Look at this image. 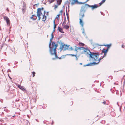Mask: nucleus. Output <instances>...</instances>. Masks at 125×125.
Returning <instances> with one entry per match:
<instances>
[{
	"mask_svg": "<svg viewBox=\"0 0 125 125\" xmlns=\"http://www.w3.org/2000/svg\"><path fill=\"white\" fill-rule=\"evenodd\" d=\"M45 11H44V14L43 16V17L42 18V21H44L46 20V17L45 15Z\"/></svg>",
	"mask_w": 125,
	"mask_h": 125,
	"instance_id": "obj_10",
	"label": "nucleus"
},
{
	"mask_svg": "<svg viewBox=\"0 0 125 125\" xmlns=\"http://www.w3.org/2000/svg\"><path fill=\"white\" fill-rule=\"evenodd\" d=\"M70 3L69 1H66L65 2V4H67L68 5V9L69 8V5L70 4Z\"/></svg>",
	"mask_w": 125,
	"mask_h": 125,
	"instance_id": "obj_23",
	"label": "nucleus"
},
{
	"mask_svg": "<svg viewBox=\"0 0 125 125\" xmlns=\"http://www.w3.org/2000/svg\"><path fill=\"white\" fill-rule=\"evenodd\" d=\"M87 66H92L91 63H89L87 64L84 65H83V66L84 67Z\"/></svg>",
	"mask_w": 125,
	"mask_h": 125,
	"instance_id": "obj_21",
	"label": "nucleus"
},
{
	"mask_svg": "<svg viewBox=\"0 0 125 125\" xmlns=\"http://www.w3.org/2000/svg\"><path fill=\"white\" fill-rule=\"evenodd\" d=\"M105 0H102L101 2L99 3L100 6H101L103 3L105 2Z\"/></svg>",
	"mask_w": 125,
	"mask_h": 125,
	"instance_id": "obj_19",
	"label": "nucleus"
},
{
	"mask_svg": "<svg viewBox=\"0 0 125 125\" xmlns=\"http://www.w3.org/2000/svg\"><path fill=\"white\" fill-rule=\"evenodd\" d=\"M62 10H61L60 11V13H62Z\"/></svg>",
	"mask_w": 125,
	"mask_h": 125,
	"instance_id": "obj_52",
	"label": "nucleus"
},
{
	"mask_svg": "<svg viewBox=\"0 0 125 125\" xmlns=\"http://www.w3.org/2000/svg\"><path fill=\"white\" fill-rule=\"evenodd\" d=\"M31 19H32L33 20H36L37 19V17L36 16V17L35 18H33V17L32 16H31Z\"/></svg>",
	"mask_w": 125,
	"mask_h": 125,
	"instance_id": "obj_25",
	"label": "nucleus"
},
{
	"mask_svg": "<svg viewBox=\"0 0 125 125\" xmlns=\"http://www.w3.org/2000/svg\"><path fill=\"white\" fill-rule=\"evenodd\" d=\"M40 9H41V10H43L44 9V8L43 7H42L41 8H40Z\"/></svg>",
	"mask_w": 125,
	"mask_h": 125,
	"instance_id": "obj_54",
	"label": "nucleus"
},
{
	"mask_svg": "<svg viewBox=\"0 0 125 125\" xmlns=\"http://www.w3.org/2000/svg\"><path fill=\"white\" fill-rule=\"evenodd\" d=\"M73 49L72 47H71L69 49V51H73Z\"/></svg>",
	"mask_w": 125,
	"mask_h": 125,
	"instance_id": "obj_32",
	"label": "nucleus"
},
{
	"mask_svg": "<svg viewBox=\"0 0 125 125\" xmlns=\"http://www.w3.org/2000/svg\"><path fill=\"white\" fill-rule=\"evenodd\" d=\"M55 0H48V1L50 3H51Z\"/></svg>",
	"mask_w": 125,
	"mask_h": 125,
	"instance_id": "obj_30",
	"label": "nucleus"
},
{
	"mask_svg": "<svg viewBox=\"0 0 125 125\" xmlns=\"http://www.w3.org/2000/svg\"><path fill=\"white\" fill-rule=\"evenodd\" d=\"M85 3L84 2H79L78 1V2H77V4H83L84 3Z\"/></svg>",
	"mask_w": 125,
	"mask_h": 125,
	"instance_id": "obj_31",
	"label": "nucleus"
},
{
	"mask_svg": "<svg viewBox=\"0 0 125 125\" xmlns=\"http://www.w3.org/2000/svg\"><path fill=\"white\" fill-rule=\"evenodd\" d=\"M106 53H104V55H103L102 57V58H103L104 56H105L106 55Z\"/></svg>",
	"mask_w": 125,
	"mask_h": 125,
	"instance_id": "obj_45",
	"label": "nucleus"
},
{
	"mask_svg": "<svg viewBox=\"0 0 125 125\" xmlns=\"http://www.w3.org/2000/svg\"><path fill=\"white\" fill-rule=\"evenodd\" d=\"M4 19L6 21L7 23V25L9 26L10 25V21L9 19L7 17L4 16Z\"/></svg>",
	"mask_w": 125,
	"mask_h": 125,
	"instance_id": "obj_5",
	"label": "nucleus"
},
{
	"mask_svg": "<svg viewBox=\"0 0 125 125\" xmlns=\"http://www.w3.org/2000/svg\"><path fill=\"white\" fill-rule=\"evenodd\" d=\"M52 123L51 124L52 125L53 124V121H52Z\"/></svg>",
	"mask_w": 125,
	"mask_h": 125,
	"instance_id": "obj_62",
	"label": "nucleus"
},
{
	"mask_svg": "<svg viewBox=\"0 0 125 125\" xmlns=\"http://www.w3.org/2000/svg\"><path fill=\"white\" fill-rule=\"evenodd\" d=\"M55 29H53V31L52 32V34H53V33L55 32Z\"/></svg>",
	"mask_w": 125,
	"mask_h": 125,
	"instance_id": "obj_48",
	"label": "nucleus"
},
{
	"mask_svg": "<svg viewBox=\"0 0 125 125\" xmlns=\"http://www.w3.org/2000/svg\"><path fill=\"white\" fill-rule=\"evenodd\" d=\"M76 60H77H77H78V58H77V57H76Z\"/></svg>",
	"mask_w": 125,
	"mask_h": 125,
	"instance_id": "obj_56",
	"label": "nucleus"
},
{
	"mask_svg": "<svg viewBox=\"0 0 125 125\" xmlns=\"http://www.w3.org/2000/svg\"><path fill=\"white\" fill-rule=\"evenodd\" d=\"M90 52L88 54L89 55V57L90 58L89 60L91 61L92 59V60L95 62H96L98 60V56L99 55V52H92L90 50H88Z\"/></svg>",
	"mask_w": 125,
	"mask_h": 125,
	"instance_id": "obj_1",
	"label": "nucleus"
},
{
	"mask_svg": "<svg viewBox=\"0 0 125 125\" xmlns=\"http://www.w3.org/2000/svg\"><path fill=\"white\" fill-rule=\"evenodd\" d=\"M66 16H67V17H69V16H68V14H66Z\"/></svg>",
	"mask_w": 125,
	"mask_h": 125,
	"instance_id": "obj_58",
	"label": "nucleus"
},
{
	"mask_svg": "<svg viewBox=\"0 0 125 125\" xmlns=\"http://www.w3.org/2000/svg\"><path fill=\"white\" fill-rule=\"evenodd\" d=\"M64 47V45H63L62 44V46H61L59 48L61 49V50H63V49Z\"/></svg>",
	"mask_w": 125,
	"mask_h": 125,
	"instance_id": "obj_26",
	"label": "nucleus"
},
{
	"mask_svg": "<svg viewBox=\"0 0 125 125\" xmlns=\"http://www.w3.org/2000/svg\"><path fill=\"white\" fill-rule=\"evenodd\" d=\"M67 19L68 20V22H69V17H67Z\"/></svg>",
	"mask_w": 125,
	"mask_h": 125,
	"instance_id": "obj_51",
	"label": "nucleus"
},
{
	"mask_svg": "<svg viewBox=\"0 0 125 125\" xmlns=\"http://www.w3.org/2000/svg\"><path fill=\"white\" fill-rule=\"evenodd\" d=\"M89 0H87L86 1L84 2V3L86 2L87 1H88Z\"/></svg>",
	"mask_w": 125,
	"mask_h": 125,
	"instance_id": "obj_64",
	"label": "nucleus"
},
{
	"mask_svg": "<svg viewBox=\"0 0 125 125\" xmlns=\"http://www.w3.org/2000/svg\"><path fill=\"white\" fill-rule=\"evenodd\" d=\"M76 48H77L78 50L79 49L80 50H81V47H76Z\"/></svg>",
	"mask_w": 125,
	"mask_h": 125,
	"instance_id": "obj_44",
	"label": "nucleus"
},
{
	"mask_svg": "<svg viewBox=\"0 0 125 125\" xmlns=\"http://www.w3.org/2000/svg\"><path fill=\"white\" fill-rule=\"evenodd\" d=\"M50 54L51 55H55V57L57 58H59V59H60L61 58H62H62L61 57H60V58H59L58 56H57V55H56V53H54V51H52V52H50Z\"/></svg>",
	"mask_w": 125,
	"mask_h": 125,
	"instance_id": "obj_7",
	"label": "nucleus"
},
{
	"mask_svg": "<svg viewBox=\"0 0 125 125\" xmlns=\"http://www.w3.org/2000/svg\"><path fill=\"white\" fill-rule=\"evenodd\" d=\"M8 76H9V78L10 79H11V78L9 76V74H8Z\"/></svg>",
	"mask_w": 125,
	"mask_h": 125,
	"instance_id": "obj_60",
	"label": "nucleus"
},
{
	"mask_svg": "<svg viewBox=\"0 0 125 125\" xmlns=\"http://www.w3.org/2000/svg\"><path fill=\"white\" fill-rule=\"evenodd\" d=\"M85 5L89 7H91L92 10H94V9L98 7L96 4H94V5H89L86 3L85 4Z\"/></svg>",
	"mask_w": 125,
	"mask_h": 125,
	"instance_id": "obj_4",
	"label": "nucleus"
},
{
	"mask_svg": "<svg viewBox=\"0 0 125 125\" xmlns=\"http://www.w3.org/2000/svg\"><path fill=\"white\" fill-rule=\"evenodd\" d=\"M42 12L41 11L37 15H38L39 16H41V15H42Z\"/></svg>",
	"mask_w": 125,
	"mask_h": 125,
	"instance_id": "obj_36",
	"label": "nucleus"
},
{
	"mask_svg": "<svg viewBox=\"0 0 125 125\" xmlns=\"http://www.w3.org/2000/svg\"><path fill=\"white\" fill-rule=\"evenodd\" d=\"M56 24H54V27H53V29H55V28H56Z\"/></svg>",
	"mask_w": 125,
	"mask_h": 125,
	"instance_id": "obj_39",
	"label": "nucleus"
},
{
	"mask_svg": "<svg viewBox=\"0 0 125 125\" xmlns=\"http://www.w3.org/2000/svg\"><path fill=\"white\" fill-rule=\"evenodd\" d=\"M57 7H58V6H57V5H55V6L54 7V9H56V8H57Z\"/></svg>",
	"mask_w": 125,
	"mask_h": 125,
	"instance_id": "obj_40",
	"label": "nucleus"
},
{
	"mask_svg": "<svg viewBox=\"0 0 125 125\" xmlns=\"http://www.w3.org/2000/svg\"><path fill=\"white\" fill-rule=\"evenodd\" d=\"M70 46V45H67V48H67V49H66V50H69V46Z\"/></svg>",
	"mask_w": 125,
	"mask_h": 125,
	"instance_id": "obj_34",
	"label": "nucleus"
},
{
	"mask_svg": "<svg viewBox=\"0 0 125 125\" xmlns=\"http://www.w3.org/2000/svg\"><path fill=\"white\" fill-rule=\"evenodd\" d=\"M31 16H32L33 17L34 16H35L36 17V16L35 15H32Z\"/></svg>",
	"mask_w": 125,
	"mask_h": 125,
	"instance_id": "obj_50",
	"label": "nucleus"
},
{
	"mask_svg": "<svg viewBox=\"0 0 125 125\" xmlns=\"http://www.w3.org/2000/svg\"><path fill=\"white\" fill-rule=\"evenodd\" d=\"M69 28V26L67 25H64L63 26V28L67 30Z\"/></svg>",
	"mask_w": 125,
	"mask_h": 125,
	"instance_id": "obj_16",
	"label": "nucleus"
},
{
	"mask_svg": "<svg viewBox=\"0 0 125 125\" xmlns=\"http://www.w3.org/2000/svg\"><path fill=\"white\" fill-rule=\"evenodd\" d=\"M102 52L103 53H106V51L104 49H103L102 51Z\"/></svg>",
	"mask_w": 125,
	"mask_h": 125,
	"instance_id": "obj_20",
	"label": "nucleus"
},
{
	"mask_svg": "<svg viewBox=\"0 0 125 125\" xmlns=\"http://www.w3.org/2000/svg\"><path fill=\"white\" fill-rule=\"evenodd\" d=\"M102 59V58H100L99 59L98 58V63L100 62V60H101Z\"/></svg>",
	"mask_w": 125,
	"mask_h": 125,
	"instance_id": "obj_43",
	"label": "nucleus"
},
{
	"mask_svg": "<svg viewBox=\"0 0 125 125\" xmlns=\"http://www.w3.org/2000/svg\"><path fill=\"white\" fill-rule=\"evenodd\" d=\"M55 19L54 20V21H53V24H55Z\"/></svg>",
	"mask_w": 125,
	"mask_h": 125,
	"instance_id": "obj_53",
	"label": "nucleus"
},
{
	"mask_svg": "<svg viewBox=\"0 0 125 125\" xmlns=\"http://www.w3.org/2000/svg\"><path fill=\"white\" fill-rule=\"evenodd\" d=\"M71 0H69V1H71ZM78 0H72V1L71 3V4L72 5H73L75 3H77Z\"/></svg>",
	"mask_w": 125,
	"mask_h": 125,
	"instance_id": "obj_13",
	"label": "nucleus"
},
{
	"mask_svg": "<svg viewBox=\"0 0 125 125\" xmlns=\"http://www.w3.org/2000/svg\"><path fill=\"white\" fill-rule=\"evenodd\" d=\"M52 45L53 47V51H54V53H56V49L58 46V45L57 43L55 44L54 42H52Z\"/></svg>",
	"mask_w": 125,
	"mask_h": 125,
	"instance_id": "obj_3",
	"label": "nucleus"
},
{
	"mask_svg": "<svg viewBox=\"0 0 125 125\" xmlns=\"http://www.w3.org/2000/svg\"><path fill=\"white\" fill-rule=\"evenodd\" d=\"M79 45L80 46H84V44L82 42H81L80 43H79Z\"/></svg>",
	"mask_w": 125,
	"mask_h": 125,
	"instance_id": "obj_27",
	"label": "nucleus"
},
{
	"mask_svg": "<svg viewBox=\"0 0 125 125\" xmlns=\"http://www.w3.org/2000/svg\"><path fill=\"white\" fill-rule=\"evenodd\" d=\"M37 15L41 11V9L40 8H38L37 10Z\"/></svg>",
	"mask_w": 125,
	"mask_h": 125,
	"instance_id": "obj_15",
	"label": "nucleus"
},
{
	"mask_svg": "<svg viewBox=\"0 0 125 125\" xmlns=\"http://www.w3.org/2000/svg\"><path fill=\"white\" fill-rule=\"evenodd\" d=\"M84 50V52H87V53H88V52L86 51L87 50L88 51V50H89V49H88L87 48H85L84 47H81V50Z\"/></svg>",
	"mask_w": 125,
	"mask_h": 125,
	"instance_id": "obj_12",
	"label": "nucleus"
},
{
	"mask_svg": "<svg viewBox=\"0 0 125 125\" xmlns=\"http://www.w3.org/2000/svg\"><path fill=\"white\" fill-rule=\"evenodd\" d=\"M98 63V62L97 63L95 62H92V63H91L92 66H93L94 65H96Z\"/></svg>",
	"mask_w": 125,
	"mask_h": 125,
	"instance_id": "obj_22",
	"label": "nucleus"
},
{
	"mask_svg": "<svg viewBox=\"0 0 125 125\" xmlns=\"http://www.w3.org/2000/svg\"><path fill=\"white\" fill-rule=\"evenodd\" d=\"M95 45H97L98 46H99V45L98 44H95Z\"/></svg>",
	"mask_w": 125,
	"mask_h": 125,
	"instance_id": "obj_63",
	"label": "nucleus"
},
{
	"mask_svg": "<svg viewBox=\"0 0 125 125\" xmlns=\"http://www.w3.org/2000/svg\"><path fill=\"white\" fill-rule=\"evenodd\" d=\"M104 45L105 46H107V48H109L110 47V46L111 45V44H107L106 45Z\"/></svg>",
	"mask_w": 125,
	"mask_h": 125,
	"instance_id": "obj_28",
	"label": "nucleus"
},
{
	"mask_svg": "<svg viewBox=\"0 0 125 125\" xmlns=\"http://www.w3.org/2000/svg\"><path fill=\"white\" fill-rule=\"evenodd\" d=\"M75 47H76V48H75L74 49V51L76 52H77V50H78V49L77 48H76V46H75Z\"/></svg>",
	"mask_w": 125,
	"mask_h": 125,
	"instance_id": "obj_38",
	"label": "nucleus"
},
{
	"mask_svg": "<svg viewBox=\"0 0 125 125\" xmlns=\"http://www.w3.org/2000/svg\"><path fill=\"white\" fill-rule=\"evenodd\" d=\"M82 19L83 18H80L79 20H80V24L81 25V26L83 27V23L82 20Z\"/></svg>",
	"mask_w": 125,
	"mask_h": 125,
	"instance_id": "obj_11",
	"label": "nucleus"
},
{
	"mask_svg": "<svg viewBox=\"0 0 125 125\" xmlns=\"http://www.w3.org/2000/svg\"><path fill=\"white\" fill-rule=\"evenodd\" d=\"M102 103H103L104 104H106V102L105 101H104L103 102H102Z\"/></svg>",
	"mask_w": 125,
	"mask_h": 125,
	"instance_id": "obj_47",
	"label": "nucleus"
},
{
	"mask_svg": "<svg viewBox=\"0 0 125 125\" xmlns=\"http://www.w3.org/2000/svg\"><path fill=\"white\" fill-rule=\"evenodd\" d=\"M74 56L75 57H77L76 54H74Z\"/></svg>",
	"mask_w": 125,
	"mask_h": 125,
	"instance_id": "obj_61",
	"label": "nucleus"
},
{
	"mask_svg": "<svg viewBox=\"0 0 125 125\" xmlns=\"http://www.w3.org/2000/svg\"><path fill=\"white\" fill-rule=\"evenodd\" d=\"M66 14H67L68 13L67 10V7H66Z\"/></svg>",
	"mask_w": 125,
	"mask_h": 125,
	"instance_id": "obj_46",
	"label": "nucleus"
},
{
	"mask_svg": "<svg viewBox=\"0 0 125 125\" xmlns=\"http://www.w3.org/2000/svg\"><path fill=\"white\" fill-rule=\"evenodd\" d=\"M85 6V5H82V6L79 14V17L80 18H83L84 16V13L85 12V10L84 9Z\"/></svg>",
	"mask_w": 125,
	"mask_h": 125,
	"instance_id": "obj_2",
	"label": "nucleus"
},
{
	"mask_svg": "<svg viewBox=\"0 0 125 125\" xmlns=\"http://www.w3.org/2000/svg\"><path fill=\"white\" fill-rule=\"evenodd\" d=\"M51 38H53L54 36L53 35V34H52V33L51 34Z\"/></svg>",
	"mask_w": 125,
	"mask_h": 125,
	"instance_id": "obj_42",
	"label": "nucleus"
},
{
	"mask_svg": "<svg viewBox=\"0 0 125 125\" xmlns=\"http://www.w3.org/2000/svg\"><path fill=\"white\" fill-rule=\"evenodd\" d=\"M62 0H57V3H58V5H60L62 2Z\"/></svg>",
	"mask_w": 125,
	"mask_h": 125,
	"instance_id": "obj_17",
	"label": "nucleus"
},
{
	"mask_svg": "<svg viewBox=\"0 0 125 125\" xmlns=\"http://www.w3.org/2000/svg\"><path fill=\"white\" fill-rule=\"evenodd\" d=\"M61 37H59L58 38V39L59 40V39H60L61 38Z\"/></svg>",
	"mask_w": 125,
	"mask_h": 125,
	"instance_id": "obj_59",
	"label": "nucleus"
},
{
	"mask_svg": "<svg viewBox=\"0 0 125 125\" xmlns=\"http://www.w3.org/2000/svg\"><path fill=\"white\" fill-rule=\"evenodd\" d=\"M37 16L38 17V21H39L41 19V16H39L38 15H37Z\"/></svg>",
	"mask_w": 125,
	"mask_h": 125,
	"instance_id": "obj_33",
	"label": "nucleus"
},
{
	"mask_svg": "<svg viewBox=\"0 0 125 125\" xmlns=\"http://www.w3.org/2000/svg\"><path fill=\"white\" fill-rule=\"evenodd\" d=\"M83 31H82V33L83 34H84L85 35V33H84V28H83Z\"/></svg>",
	"mask_w": 125,
	"mask_h": 125,
	"instance_id": "obj_35",
	"label": "nucleus"
},
{
	"mask_svg": "<svg viewBox=\"0 0 125 125\" xmlns=\"http://www.w3.org/2000/svg\"><path fill=\"white\" fill-rule=\"evenodd\" d=\"M53 38H52L51 37V38L50 39V42H52V40Z\"/></svg>",
	"mask_w": 125,
	"mask_h": 125,
	"instance_id": "obj_41",
	"label": "nucleus"
},
{
	"mask_svg": "<svg viewBox=\"0 0 125 125\" xmlns=\"http://www.w3.org/2000/svg\"><path fill=\"white\" fill-rule=\"evenodd\" d=\"M25 10H26V9L25 8L23 7L22 8V10L23 13V14H24L25 12Z\"/></svg>",
	"mask_w": 125,
	"mask_h": 125,
	"instance_id": "obj_24",
	"label": "nucleus"
},
{
	"mask_svg": "<svg viewBox=\"0 0 125 125\" xmlns=\"http://www.w3.org/2000/svg\"><path fill=\"white\" fill-rule=\"evenodd\" d=\"M66 55H71L72 56H74V54H69V55H68V54L65 55H62V56L61 57H62V56H63V57L64 58L65 57V56Z\"/></svg>",
	"mask_w": 125,
	"mask_h": 125,
	"instance_id": "obj_29",
	"label": "nucleus"
},
{
	"mask_svg": "<svg viewBox=\"0 0 125 125\" xmlns=\"http://www.w3.org/2000/svg\"><path fill=\"white\" fill-rule=\"evenodd\" d=\"M58 30L60 32L63 33H64V31L62 30V28L60 27H59L58 28Z\"/></svg>",
	"mask_w": 125,
	"mask_h": 125,
	"instance_id": "obj_14",
	"label": "nucleus"
},
{
	"mask_svg": "<svg viewBox=\"0 0 125 125\" xmlns=\"http://www.w3.org/2000/svg\"><path fill=\"white\" fill-rule=\"evenodd\" d=\"M8 72H11V70L10 69H9L8 70V71H7Z\"/></svg>",
	"mask_w": 125,
	"mask_h": 125,
	"instance_id": "obj_49",
	"label": "nucleus"
},
{
	"mask_svg": "<svg viewBox=\"0 0 125 125\" xmlns=\"http://www.w3.org/2000/svg\"><path fill=\"white\" fill-rule=\"evenodd\" d=\"M60 42H59L60 43H61V45H62V44L63 45H64V47L63 48V50L64 51L65 50H66V49H67V48H66L67 47V44H63V43L62 42V41H60Z\"/></svg>",
	"mask_w": 125,
	"mask_h": 125,
	"instance_id": "obj_6",
	"label": "nucleus"
},
{
	"mask_svg": "<svg viewBox=\"0 0 125 125\" xmlns=\"http://www.w3.org/2000/svg\"><path fill=\"white\" fill-rule=\"evenodd\" d=\"M32 73L33 77L35 75V73L34 72H32Z\"/></svg>",
	"mask_w": 125,
	"mask_h": 125,
	"instance_id": "obj_37",
	"label": "nucleus"
},
{
	"mask_svg": "<svg viewBox=\"0 0 125 125\" xmlns=\"http://www.w3.org/2000/svg\"><path fill=\"white\" fill-rule=\"evenodd\" d=\"M124 46H124L123 45H122V48H124Z\"/></svg>",
	"mask_w": 125,
	"mask_h": 125,
	"instance_id": "obj_57",
	"label": "nucleus"
},
{
	"mask_svg": "<svg viewBox=\"0 0 125 125\" xmlns=\"http://www.w3.org/2000/svg\"><path fill=\"white\" fill-rule=\"evenodd\" d=\"M52 42H50V43L49 45V52H52V51L53 50V47L52 46H51V45H52Z\"/></svg>",
	"mask_w": 125,
	"mask_h": 125,
	"instance_id": "obj_8",
	"label": "nucleus"
},
{
	"mask_svg": "<svg viewBox=\"0 0 125 125\" xmlns=\"http://www.w3.org/2000/svg\"><path fill=\"white\" fill-rule=\"evenodd\" d=\"M108 48L106 50V51L107 52L108 51Z\"/></svg>",
	"mask_w": 125,
	"mask_h": 125,
	"instance_id": "obj_55",
	"label": "nucleus"
},
{
	"mask_svg": "<svg viewBox=\"0 0 125 125\" xmlns=\"http://www.w3.org/2000/svg\"><path fill=\"white\" fill-rule=\"evenodd\" d=\"M60 14H59L57 15L55 17V19H57V20H59V16L60 15Z\"/></svg>",
	"mask_w": 125,
	"mask_h": 125,
	"instance_id": "obj_18",
	"label": "nucleus"
},
{
	"mask_svg": "<svg viewBox=\"0 0 125 125\" xmlns=\"http://www.w3.org/2000/svg\"><path fill=\"white\" fill-rule=\"evenodd\" d=\"M18 87L19 89L23 91H26V89H25L24 87L22 86H21V85H18Z\"/></svg>",
	"mask_w": 125,
	"mask_h": 125,
	"instance_id": "obj_9",
	"label": "nucleus"
}]
</instances>
